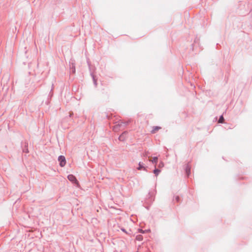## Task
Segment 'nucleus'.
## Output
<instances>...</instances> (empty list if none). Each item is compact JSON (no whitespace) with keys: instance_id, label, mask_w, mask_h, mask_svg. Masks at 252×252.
Wrapping results in <instances>:
<instances>
[{"instance_id":"6e6552de","label":"nucleus","mask_w":252,"mask_h":252,"mask_svg":"<svg viewBox=\"0 0 252 252\" xmlns=\"http://www.w3.org/2000/svg\"><path fill=\"white\" fill-rule=\"evenodd\" d=\"M160 170L158 169H155L154 170V173L157 176L158 174L160 172Z\"/></svg>"},{"instance_id":"9d476101","label":"nucleus","mask_w":252,"mask_h":252,"mask_svg":"<svg viewBox=\"0 0 252 252\" xmlns=\"http://www.w3.org/2000/svg\"><path fill=\"white\" fill-rule=\"evenodd\" d=\"M136 239L139 240V241H141L142 240V236L140 235H138L137 237H136Z\"/></svg>"},{"instance_id":"20e7f679","label":"nucleus","mask_w":252,"mask_h":252,"mask_svg":"<svg viewBox=\"0 0 252 252\" xmlns=\"http://www.w3.org/2000/svg\"><path fill=\"white\" fill-rule=\"evenodd\" d=\"M137 169L139 170H140L142 169L146 170V168L144 167V164L143 163L140 162L139 163V166L137 167Z\"/></svg>"},{"instance_id":"0eeeda50","label":"nucleus","mask_w":252,"mask_h":252,"mask_svg":"<svg viewBox=\"0 0 252 252\" xmlns=\"http://www.w3.org/2000/svg\"><path fill=\"white\" fill-rule=\"evenodd\" d=\"M223 121H224V118H223V116H221L220 118V119H219V123H222L223 122Z\"/></svg>"},{"instance_id":"f03ea898","label":"nucleus","mask_w":252,"mask_h":252,"mask_svg":"<svg viewBox=\"0 0 252 252\" xmlns=\"http://www.w3.org/2000/svg\"><path fill=\"white\" fill-rule=\"evenodd\" d=\"M60 161V165L61 167H63L66 163V160L64 156H60L58 158Z\"/></svg>"},{"instance_id":"423d86ee","label":"nucleus","mask_w":252,"mask_h":252,"mask_svg":"<svg viewBox=\"0 0 252 252\" xmlns=\"http://www.w3.org/2000/svg\"><path fill=\"white\" fill-rule=\"evenodd\" d=\"M149 161H151V162H152L153 163H157V162H158V158L157 157H154L152 159H150Z\"/></svg>"},{"instance_id":"f8f14e48","label":"nucleus","mask_w":252,"mask_h":252,"mask_svg":"<svg viewBox=\"0 0 252 252\" xmlns=\"http://www.w3.org/2000/svg\"><path fill=\"white\" fill-rule=\"evenodd\" d=\"M144 156H148V152H145L144 155Z\"/></svg>"},{"instance_id":"f257e3e1","label":"nucleus","mask_w":252,"mask_h":252,"mask_svg":"<svg viewBox=\"0 0 252 252\" xmlns=\"http://www.w3.org/2000/svg\"><path fill=\"white\" fill-rule=\"evenodd\" d=\"M67 178L70 182L76 184L78 187L79 186V184L78 181L77 180L76 177L74 175H71V174L67 176Z\"/></svg>"},{"instance_id":"1a4fd4ad","label":"nucleus","mask_w":252,"mask_h":252,"mask_svg":"<svg viewBox=\"0 0 252 252\" xmlns=\"http://www.w3.org/2000/svg\"><path fill=\"white\" fill-rule=\"evenodd\" d=\"M164 166V163L163 162L161 161L159 162L158 164V167L159 168H162Z\"/></svg>"},{"instance_id":"39448f33","label":"nucleus","mask_w":252,"mask_h":252,"mask_svg":"<svg viewBox=\"0 0 252 252\" xmlns=\"http://www.w3.org/2000/svg\"><path fill=\"white\" fill-rule=\"evenodd\" d=\"M127 134V133L125 132L119 136V140L121 141H124L125 139V136Z\"/></svg>"},{"instance_id":"7ed1b4c3","label":"nucleus","mask_w":252,"mask_h":252,"mask_svg":"<svg viewBox=\"0 0 252 252\" xmlns=\"http://www.w3.org/2000/svg\"><path fill=\"white\" fill-rule=\"evenodd\" d=\"M152 128L153 129L151 131V132L152 133H155L158 131L159 129H160L161 127L160 126H153Z\"/></svg>"},{"instance_id":"9b49d317","label":"nucleus","mask_w":252,"mask_h":252,"mask_svg":"<svg viewBox=\"0 0 252 252\" xmlns=\"http://www.w3.org/2000/svg\"><path fill=\"white\" fill-rule=\"evenodd\" d=\"M175 200L176 202H179L180 200V197L179 196H176L175 197Z\"/></svg>"}]
</instances>
